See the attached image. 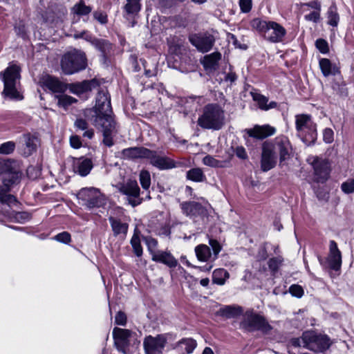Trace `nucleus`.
<instances>
[{"label":"nucleus","mask_w":354,"mask_h":354,"mask_svg":"<svg viewBox=\"0 0 354 354\" xmlns=\"http://www.w3.org/2000/svg\"><path fill=\"white\" fill-rule=\"evenodd\" d=\"M151 153V150L145 147H130L122 150V154L128 158H147Z\"/></svg>","instance_id":"c85d7f7f"},{"label":"nucleus","mask_w":354,"mask_h":354,"mask_svg":"<svg viewBox=\"0 0 354 354\" xmlns=\"http://www.w3.org/2000/svg\"><path fill=\"white\" fill-rule=\"evenodd\" d=\"M221 59V54L219 52H214L204 56L201 64L205 70H215L219 60Z\"/></svg>","instance_id":"c756f323"},{"label":"nucleus","mask_w":354,"mask_h":354,"mask_svg":"<svg viewBox=\"0 0 354 354\" xmlns=\"http://www.w3.org/2000/svg\"><path fill=\"white\" fill-rule=\"evenodd\" d=\"M183 46V41L178 39L176 42L173 41L170 44L169 49L173 53L178 54L180 51Z\"/></svg>","instance_id":"338daca9"},{"label":"nucleus","mask_w":354,"mask_h":354,"mask_svg":"<svg viewBox=\"0 0 354 354\" xmlns=\"http://www.w3.org/2000/svg\"><path fill=\"white\" fill-rule=\"evenodd\" d=\"M252 0H239V6L241 12H249L252 9Z\"/></svg>","instance_id":"052dcab7"},{"label":"nucleus","mask_w":354,"mask_h":354,"mask_svg":"<svg viewBox=\"0 0 354 354\" xmlns=\"http://www.w3.org/2000/svg\"><path fill=\"white\" fill-rule=\"evenodd\" d=\"M77 198L82 201V205L88 209L102 207L105 203L104 196L98 189L94 187L81 189L77 194Z\"/></svg>","instance_id":"1a4fd4ad"},{"label":"nucleus","mask_w":354,"mask_h":354,"mask_svg":"<svg viewBox=\"0 0 354 354\" xmlns=\"http://www.w3.org/2000/svg\"><path fill=\"white\" fill-rule=\"evenodd\" d=\"M1 175H3L4 187H9L19 183L21 174L18 162L11 159H0V176Z\"/></svg>","instance_id":"6e6552de"},{"label":"nucleus","mask_w":354,"mask_h":354,"mask_svg":"<svg viewBox=\"0 0 354 354\" xmlns=\"http://www.w3.org/2000/svg\"><path fill=\"white\" fill-rule=\"evenodd\" d=\"M242 313L243 309L241 306H225L219 309L218 315L227 319H231L238 317Z\"/></svg>","instance_id":"2f4dec72"},{"label":"nucleus","mask_w":354,"mask_h":354,"mask_svg":"<svg viewBox=\"0 0 354 354\" xmlns=\"http://www.w3.org/2000/svg\"><path fill=\"white\" fill-rule=\"evenodd\" d=\"M261 156V169L266 172L274 168L277 164V156L272 151V145L269 143L262 144Z\"/></svg>","instance_id":"2eb2a0df"},{"label":"nucleus","mask_w":354,"mask_h":354,"mask_svg":"<svg viewBox=\"0 0 354 354\" xmlns=\"http://www.w3.org/2000/svg\"><path fill=\"white\" fill-rule=\"evenodd\" d=\"M188 39L191 44L202 53L210 51L216 41L214 36L208 31L190 34Z\"/></svg>","instance_id":"9b49d317"},{"label":"nucleus","mask_w":354,"mask_h":354,"mask_svg":"<svg viewBox=\"0 0 354 354\" xmlns=\"http://www.w3.org/2000/svg\"><path fill=\"white\" fill-rule=\"evenodd\" d=\"M203 163L207 166L212 167H223L224 162L223 161L216 160L210 155L205 156L203 159Z\"/></svg>","instance_id":"c03bdc74"},{"label":"nucleus","mask_w":354,"mask_h":354,"mask_svg":"<svg viewBox=\"0 0 354 354\" xmlns=\"http://www.w3.org/2000/svg\"><path fill=\"white\" fill-rule=\"evenodd\" d=\"M308 348L315 352H324L331 345L330 338L326 335L310 334Z\"/></svg>","instance_id":"dca6fc26"},{"label":"nucleus","mask_w":354,"mask_h":354,"mask_svg":"<svg viewBox=\"0 0 354 354\" xmlns=\"http://www.w3.org/2000/svg\"><path fill=\"white\" fill-rule=\"evenodd\" d=\"M239 327L246 332L260 331L263 334H268L272 330V326L269 324L267 319L253 309L247 310L244 313Z\"/></svg>","instance_id":"423d86ee"},{"label":"nucleus","mask_w":354,"mask_h":354,"mask_svg":"<svg viewBox=\"0 0 354 354\" xmlns=\"http://www.w3.org/2000/svg\"><path fill=\"white\" fill-rule=\"evenodd\" d=\"M323 140L326 143H331L334 140L333 131L330 128H326L323 131Z\"/></svg>","instance_id":"13d9d810"},{"label":"nucleus","mask_w":354,"mask_h":354,"mask_svg":"<svg viewBox=\"0 0 354 354\" xmlns=\"http://www.w3.org/2000/svg\"><path fill=\"white\" fill-rule=\"evenodd\" d=\"M251 26L272 43L282 41L286 34V29L281 25L272 21L255 18L251 21Z\"/></svg>","instance_id":"20e7f679"},{"label":"nucleus","mask_w":354,"mask_h":354,"mask_svg":"<svg viewBox=\"0 0 354 354\" xmlns=\"http://www.w3.org/2000/svg\"><path fill=\"white\" fill-rule=\"evenodd\" d=\"M7 192L4 194L0 203L2 204H7L8 206L12 207L14 205H17L18 202L17 198L11 194H7Z\"/></svg>","instance_id":"09e8293b"},{"label":"nucleus","mask_w":354,"mask_h":354,"mask_svg":"<svg viewBox=\"0 0 354 354\" xmlns=\"http://www.w3.org/2000/svg\"><path fill=\"white\" fill-rule=\"evenodd\" d=\"M140 0H127L124 10L128 14L138 13L141 8Z\"/></svg>","instance_id":"79ce46f5"},{"label":"nucleus","mask_w":354,"mask_h":354,"mask_svg":"<svg viewBox=\"0 0 354 354\" xmlns=\"http://www.w3.org/2000/svg\"><path fill=\"white\" fill-rule=\"evenodd\" d=\"M54 239L58 242H60V243H62L64 244H68L71 241V236L68 232H63L57 234L54 237Z\"/></svg>","instance_id":"603ef678"},{"label":"nucleus","mask_w":354,"mask_h":354,"mask_svg":"<svg viewBox=\"0 0 354 354\" xmlns=\"http://www.w3.org/2000/svg\"><path fill=\"white\" fill-rule=\"evenodd\" d=\"M283 262V258L281 256H277L270 258L268 261V266L270 270L273 274L277 273L282 266Z\"/></svg>","instance_id":"a19ab883"},{"label":"nucleus","mask_w":354,"mask_h":354,"mask_svg":"<svg viewBox=\"0 0 354 354\" xmlns=\"http://www.w3.org/2000/svg\"><path fill=\"white\" fill-rule=\"evenodd\" d=\"M197 346L196 341L192 338H183L172 345V348L178 354H190Z\"/></svg>","instance_id":"bb28decb"},{"label":"nucleus","mask_w":354,"mask_h":354,"mask_svg":"<svg viewBox=\"0 0 354 354\" xmlns=\"http://www.w3.org/2000/svg\"><path fill=\"white\" fill-rule=\"evenodd\" d=\"M229 277L230 274L226 270L218 268L213 272L212 281L215 284L223 286Z\"/></svg>","instance_id":"c9c22d12"},{"label":"nucleus","mask_w":354,"mask_h":354,"mask_svg":"<svg viewBox=\"0 0 354 354\" xmlns=\"http://www.w3.org/2000/svg\"><path fill=\"white\" fill-rule=\"evenodd\" d=\"M55 97L57 100V105L65 109L77 102L75 98L67 95L59 94L56 95Z\"/></svg>","instance_id":"ea45409f"},{"label":"nucleus","mask_w":354,"mask_h":354,"mask_svg":"<svg viewBox=\"0 0 354 354\" xmlns=\"http://www.w3.org/2000/svg\"><path fill=\"white\" fill-rule=\"evenodd\" d=\"M309 335H305L304 338H293L291 339V344L295 347H307L308 342L306 341V339H308Z\"/></svg>","instance_id":"5fc2aeb1"},{"label":"nucleus","mask_w":354,"mask_h":354,"mask_svg":"<svg viewBox=\"0 0 354 354\" xmlns=\"http://www.w3.org/2000/svg\"><path fill=\"white\" fill-rule=\"evenodd\" d=\"M93 162L88 158H75L73 163V170L81 176H86L93 168Z\"/></svg>","instance_id":"b1692460"},{"label":"nucleus","mask_w":354,"mask_h":354,"mask_svg":"<svg viewBox=\"0 0 354 354\" xmlns=\"http://www.w3.org/2000/svg\"><path fill=\"white\" fill-rule=\"evenodd\" d=\"M195 253L198 260L207 262L212 259V254L209 246L200 244L195 248Z\"/></svg>","instance_id":"72a5a7b5"},{"label":"nucleus","mask_w":354,"mask_h":354,"mask_svg":"<svg viewBox=\"0 0 354 354\" xmlns=\"http://www.w3.org/2000/svg\"><path fill=\"white\" fill-rule=\"evenodd\" d=\"M15 218L18 222L24 223L30 218V214L26 212H19L15 214Z\"/></svg>","instance_id":"0e129e2a"},{"label":"nucleus","mask_w":354,"mask_h":354,"mask_svg":"<svg viewBox=\"0 0 354 354\" xmlns=\"http://www.w3.org/2000/svg\"><path fill=\"white\" fill-rule=\"evenodd\" d=\"M93 17L101 24H106L108 22L107 15L102 11H95L93 12Z\"/></svg>","instance_id":"4d7b16f0"},{"label":"nucleus","mask_w":354,"mask_h":354,"mask_svg":"<svg viewBox=\"0 0 354 354\" xmlns=\"http://www.w3.org/2000/svg\"><path fill=\"white\" fill-rule=\"evenodd\" d=\"M119 192L127 196L128 203L132 207L140 205L143 199L140 197V189L135 180H128L117 185Z\"/></svg>","instance_id":"9d476101"},{"label":"nucleus","mask_w":354,"mask_h":354,"mask_svg":"<svg viewBox=\"0 0 354 354\" xmlns=\"http://www.w3.org/2000/svg\"><path fill=\"white\" fill-rule=\"evenodd\" d=\"M304 19L306 21L317 23L320 19V10H314L308 15H306Z\"/></svg>","instance_id":"680f3d73"},{"label":"nucleus","mask_w":354,"mask_h":354,"mask_svg":"<svg viewBox=\"0 0 354 354\" xmlns=\"http://www.w3.org/2000/svg\"><path fill=\"white\" fill-rule=\"evenodd\" d=\"M315 46L320 53L323 54L327 53L329 50L328 42L324 39H317Z\"/></svg>","instance_id":"864d4df0"},{"label":"nucleus","mask_w":354,"mask_h":354,"mask_svg":"<svg viewBox=\"0 0 354 354\" xmlns=\"http://www.w3.org/2000/svg\"><path fill=\"white\" fill-rule=\"evenodd\" d=\"M342 190L346 194L354 192V179H350L341 185Z\"/></svg>","instance_id":"6e6d98bb"},{"label":"nucleus","mask_w":354,"mask_h":354,"mask_svg":"<svg viewBox=\"0 0 354 354\" xmlns=\"http://www.w3.org/2000/svg\"><path fill=\"white\" fill-rule=\"evenodd\" d=\"M289 292L295 297L301 298L304 293L303 288L297 284L291 285L289 288Z\"/></svg>","instance_id":"3c124183"},{"label":"nucleus","mask_w":354,"mask_h":354,"mask_svg":"<svg viewBox=\"0 0 354 354\" xmlns=\"http://www.w3.org/2000/svg\"><path fill=\"white\" fill-rule=\"evenodd\" d=\"M92 11V8L86 6L83 0H80L71 8V12L77 16L88 15Z\"/></svg>","instance_id":"e433bc0d"},{"label":"nucleus","mask_w":354,"mask_h":354,"mask_svg":"<svg viewBox=\"0 0 354 354\" xmlns=\"http://www.w3.org/2000/svg\"><path fill=\"white\" fill-rule=\"evenodd\" d=\"M198 125L205 129L219 130L225 123L224 111L217 104H208L198 119Z\"/></svg>","instance_id":"7ed1b4c3"},{"label":"nucleus","mask_w":354,"mask_h":354,"mask_svg":"<svg viewBox=\"0 0 354 354\" xmlns=\"http://www.w3.org/2000/svg\"><path fill=\"white\" fill-rule=\"evenodd\" d=\"M145 243L147 246L148 250L149 253L151 254V257H153V254L156 253V248L158 245V241L156 239L152 237H147L145 239Z\"/></svg>","instance_id":"8fccbe9b"},{"label":"nucleus","mask_w":354,"mask_h":354,"mask_svg":"<svg viewBox=\"0 0 354 354\" xmlns=\"http://www.w3.org/2000/svg\"><path fill=\"white\" fill-rule=\"evenodd\" d=\"M186 177L188 180H190L196 183L204 182L206 180V176L203 173L202 169L196 167L192 168L187 171Z\"/></svg>","instance_id":"f704fd0d"},{"label":"nucleus","mask_w":354,"mask_h":354,"mask_svg":"<svg viewBox=\"0 0 354 354\" xmlns=\"http://www.w3.org/2000/svg\"><path fill=\"white\" fill-rule=\"evenodd\" d=\"M330 252L328 256L329 266L332 270H339L342 266L341 252L337 248L336 242L333 240L330 241Z\"/></svg>","instance_id":"5701e85b"},{"label":"nucleus","mask_w":354,"mask_h":354,"mask_svg":"<svg viewBox=\"0 0 354 354\" xmlns=\"http://www.w3.org/2000/svg\"><path fill=\"white\" fill-rule=\"evenodd\" d=\"M131 245L133 248L134 254L140 257L142 255L143 250L140 243V240L137 234H133L131 239Z\"/></svg>","instance_id":"37998d69"},{"label":"nucleus","mask_w":354,"mask_h":354,"mask_svg":"<svg viewBox=\"0 0 354 354\" xmlns=\"http://www.w3.org/2000/svg\"><path fill=\"white\" fill-rule=\"evenodd\" d=\"M91 44L100 52L103 64H107L109 62V57L113 50L112 44L108 40L95 37L92 39Z\"/></svg>","instance_id":"aec40b11"},{"label":"nucleus","mask_w":354,"mask_h":354,"mask_svg":"<svg viewBox=\"0 0 354 354\" xmlns=\"http://www.w3.org/2000/svg\"><path fill=\"white\" fill-rule=\"evenodd\" d=\"M85 54L77 50L65 53L61 60V67L66 75H71L82 71L86 67Z\"/></svg>","instance_id":"0eeeda50"},{"label":"nucleus","mask_w":354,"mask_h":354,"mask_svg":"<svg viewBox=\"0 0 354 354\" xmlns=\"http://www.w3.org/2000/svg\"><path fill=\"white\" fill-rule=\"evenodd\" d=\"M151 259L153 261L165 264L170 268H176L178 266L177 259L168 251L157 250L156 253L153 254Z\"/></svg>","instance_id":"393cba45"},{"label":"nucleus","mask_w":354,"mask_h":354,"mask_svg":"<svg viewBox=\"0 0 354 354\" xmlns=\"http://www.w3.org/2000/svg\"><path fill=\"white\" fill-rule=\"evenodd\" d=\"M319 64L322 73L325 77L335 75L339 72L336 66H333L327 58H322Z\"/></svg>","instance_id":"473e14b6"},{"label":"nucleus","mask_w":354,"mask_h":354,"mask_svg":"<svg viewBox=\"0 0 354 354\" xmlns=\"http://www.w3.org/2000/svg\"><path fill=\"white\" fill-rule=\"evenodd\" d=\"M297 136L308 146L314 145L317 139V124L309 114L295 115Z\"/></svg>","instance_id":"39448f33"},{"label":"nucleus","mask_w":354,"mask_h":354,"mask_svg":"<svg viewBox=\"0 0 354 354\" xmlns=\"http://www.w3.org/2000/svg\"><path fill=\"white\" fill-rule=\"evenodd\" d=\"M99 86V82L97 80H84L81 82L72 83L67 85L72 93L81 95L88 91H91Z\"/></svg>","instance_id":"4be33fe9"},{"label":"nucleus","mask_w":354,"mask_h":354,"mask_svg":"<svg viewBox=\"0 0 354 354\" xmlns=\"http://www.w3.org/2000/svg\"><path fill=\"white\" fill-rule=\"evenodd\" d=\"M167 339L165 335H158L156 337L147 336L143 342L146 354H160L165 346Z\"/></svg>","instance_id":"ddd939ff"},{"label":"nucleus","mask_w":354,"mask_h":354,"mask_svg":"<svg viewBox=\"0 0 354 354\" xmlns=\"http://www.w3.org/2000/svg\"><path fill=\"white\" fill-rule=\"evenodd\" d=\"M264 143H269L272 145V151L274 154L278 153L280 162L289 158L292 151V146L288 138L283 135L277 136L274 140L266 141Z\"/></svg>","instance_id":"f8f14e48"},{"label":"nucleus","mask_w":354,"mask_h":354,"mask_svg":"<svg viewBox=\"0 0 354 354\" xmlns=\"http://www.w3.org/2000/svg\"><path fill=\"white\" fill-rule=\"evenodd\" d=\"M109 221L113 235L115 236H120L122 239H125L128 232L129 225L127 223L122 222L120 218L113 216H110Z\"/></svg>","instance_id":"cd10ccee"},{"label":"nucleus","mask_w":354,"mask_h":354,"mask_svg":"<svg viewBox=\"0 0 354 354\" xmlns=\"http://www.w3.org/2000/svg\"><path fill=\"white\" fill-rule=\"evenodd\" d=\"M28 156L30 155L37 149V138L30 133L24 134L23 136Z\"/></svg>","instance_id":"4c0bfd02"},{"label":"nucleus","mask_w":354,"mask_h":354,"mask_svg":"<svg viewBox=\"0 0 354 354\" xmlns=\"http://www.w3.org/2000/svg\"><path fill=\"white\" fill-rule=\"evenodd\" d=\"M93 111L94 115L91 118L93 124L102 133L103 144L109 147H112L118 128L112 115L111 97L106 88L98 91Z\"/></svg>","instance_id":"f257e3e1"},{"label":"nucleus","mask_w":354,"mask_h":354,"mask_svg":"<svg viewBox=\"0 0 354 354\" xmlns=\"http://www.w3.org/2000/svg\"><path fill=\"white\" fill-rule=\"evenodd\" d=\"M16 144L13 141H8L0 145V154L9 155L15 149Z\"/></svg>","instance_id":"a18cd8bd"},{"label":"nucleus","mask_w":354,"mask_h":354,"mask_svg":"<svg viewBox=\"0 0 354 354\" xmlns=\"http://www.w3.org/2000/svg\"><path fill=\"white\" fill-rule=\"evenodd\" d=\"M316 181L324 183L329 177L330 165L327 160L316 158L313 162Z\"/></svg>","instance_id":"6ab92c4d"},{"label":"nucleus","mask_w":354,"mask_h":354,"mask_svg":"<svg viewBox=\"0 0 354 354\" xmlns=\"http://www.w3.org/2000/svg\"><path fill=\"white\" fill-rule=\"evenodd\" d=\"M115 324L120 326H125L127 324V316L124 313L119 311L115 317Z\"/></svg>","instance_id":"e2e57ef3"},{"label":"nucleus","mask_w":354,"mask_h":354,"mask_svg":"<svg viewBox=\"0 0 354 354\" xmlns=\"http://www.w3.org/2000/svg\"><path fill=\"white\" fill-rule=\"evenodd\" d=\"M245 131L250 138L263 140L274 135L276 133V129L269 124H256L252 128L246 129Z\"/></svg>","instance_id":"f3484780"},{"label":"nucleus","mask_w":354,"mask_h":354,"mask_svg":"<svg viewBox=\"0 0 354 354\" xmlns=\"http://www.w3.org/2000/svg\"><path fill=\"white\" fill-rule=\"evenodd\" d=\"M234 152L236 154V156L240 159L245 160L248 157L245 149L242 146L236 147L234 149Z\"/></svg>","instance_id":"69168bd1"},{"label":"nucleus","mask_w":354,"mask_h":354,"mask_svg":"<svg viewBox=\"0 0 354 354\" xmlns=\"http://www.w3.org/2000/svg\"><path fill=\"white\" fill-rule=\"evenodd\" d=\"M70 144L74 149H79L82 146V142L77 136H72L70 138Z\"/></svg>","instance_id":"774afa93"},{"label":"nucleus","mask_w":354,"mask_h":354,"mask_svg":"<svg viewBox=\"0 0 354 354\" xmlns=\"http://www.w3.org/2000/svg\"><path fill=\"white\" fill-rule=\"evenodd\" d=\"M252 99L257 102L259 109L264 111H268L271 109H274L277 106V103L274 101H271L268 103V98L258 93H251Z\"/></svg>","instance_id":"7c9ffc66"},{"label":"nucleus","mask_w":354,"mask_h":354,"mask_svg":"<svg viewBox=\"0 0 354 354\" xmlns=\"http://www.w3.org/2000/svg\"><path fill=\"white\" fill-rule=\"evenodd\" d=\"M182 212L187 216L195 219L207 217L208 212L207 209L201 203L196 201H185L180 203Z\"/></svg>","instance_id":"4468645a"},{"label":"nucleus","mask_w":354,"mask_h":354,"mask_svg":"<svg viewBox=\"0 0 354 354\" xmlns=\"http://www.w3.org/2000/svg\"><path fill=\"white\" fill-rule=\"evenodd\" d=\"M148 160H150V163L153 166L160 169H169L175 167L174 160L166 156H159L156 151L151 150Z\"/></svg>","instance_id":"412c9836"},{"label":"nucleus","mask_w":354,"mask_h":354,"mask_svg":"<svg viewBox=\"0 0 354 354\" xmlns=\"http://www.w3.org/2000/svg\"><path fill=\"white\" fill-rule=\"evenodd\" d=\"M140 183L144 189L147 190L151 185V176L149 171L143 170L140 174Z\"/></svg>","instance_id":"49530a36"},{"label":"nucleus","mask_w":354,"mask_h":354,"mask_svg":"<svg viewBox=\"0 0 354 354\" xmlns=\"http://www.w3.org/2000/svg\"><path fill=\"white\" fill-rule=\"evenodd\" d=\"M328 15V24L333 27H336L338 25L339 21V16L337 12V8L335 4H332L327 12Z\"/></svg>","instance_id":"58836bf2"},{"label":"nucleus","mask_w":354,"mask_h":354,"mask_svg":"<svg viewBox=\"0 0 354 354\" xmlns=\"http://www.w3.org/2000/svg\"><path fill=\"white\" fill-rule=\"evenodd\" d=\"M73 37L75 39H84L90 43H91L92 39L94 38V37L87 30H83L80 32H77L74 34Z\"/></svg>","instance_id":"bf43d9fd"},{"label":"nucleus","mask_w":354,"mask_h":354,"mask_svg":"<svg viewBox=\"0 0 354 354\" xmlns=\"http://www.w3.org/2000/svg\"><path fill=\"white\" fill-rule=\"evenodd\" d=\"M41 83L53 93H63L67 89V85L60 82L57 78L46 75L41 79Z\"/></svg>","instance_id":"a878e982"},{"label":"nucleus","mask_w":354,"mask_h":354,"mask_svg":"<svg viewBox=\"0 0 354 354\" xmlns=\"http://www.w3.org/2000/svg\"><path fill=\"white\" fill-rule=\"evenodd\" d=\"M20 72V66L13 64L0 73V78L3 82L2 94L4 96L17 100H21L24 98L18 88L21 78Z\"/></svg>","instance_id":"f03ea898"},{"label":"nucleus","mask_w":354,"mask_h":354,"mask_svg":"<svg viewBox=\"0 0 354 354\" xmlns=\"http://www.w3.org/2000/svg\"><path fill=\"white\" fill-rule=\"evenodd\" d=\"M132 332L128 329L120 328H114L113 330V336L115 340V344L117 348L123 353L124 349L129 344V338L131 337Z\"/></svg>","instance_id":"a211bd4d"},{"label":"nucleus","mask_w":354,"mask_h":354,"mask_svg":"<svg viewBox=\"0 0 354 354\" xmlns=\"http://www.w3.org/2000/svg\"><path fill=\"white\" fill-rule=\"evenodd\" d=\"M209 244L210 245L213 251V252L212 253L213 257L212 261H214L215 259H217L218 254L221 250V246L218 241L212 239L209 240Z\"/></svg>","instance_id":"de8ad7c7"}]
</instances>
